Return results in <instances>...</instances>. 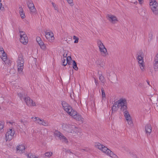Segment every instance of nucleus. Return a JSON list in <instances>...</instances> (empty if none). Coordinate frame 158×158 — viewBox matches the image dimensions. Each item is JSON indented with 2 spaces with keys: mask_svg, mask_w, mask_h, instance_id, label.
Returning <instances> with one entry per match:
<instances>
[{
  "mask_svg": "<svg viewBox=\"0 0 158 158\" xmlns=\"http://www.w3.org/2000/svg\"><path fill=\"white\" fill-rule=\"evenodd\" d=\"M5 122L3 121H0V130L2 129L4 126Z\"/></svg>",
  "mask_w": 158,
  "mask_h": 158,
  "instance_id": "nucleus-35",
  "label": "nucleus"
},
{
  "mask_svg": "<svg viewBox=\"0 0 158 158\" xmlns=\"http://www.w3.org/2000/svg\"><path fill=\"white\" fill-rule=\"evenodd\" d=\"M19 32L20 33V37L22 36H27L24 32L19 31Z\"/></svg>",
  "mask_w": 158,
  "mask_h": 158,
  "instance_id": "nucleus-41",
  "label": "nucleus"
},
{
  "mask_svg": "<svg viewBox=\"0 0 158 158\" xmlns=\"http://www.w3.org/2000/svg\"><path fill=\"white\" fill-rule=\"evenodd\" d=\"M25 149L24 146L22 144L17 146L16 147L17 150L22 153L24 152Z\"/></svg>",
  "mask_w": 158,
  "mask_h": 158,
  "instance_id": "nucleus-18",
  "label": "nucleus"
},
{
  "mask_svg": "<svg viewBox=\"0 0 158 158\" xmlns=\"http://www.w3.org/2000/svg\"><path fill=\"white\" fill-rule=\"evenodd\" d=\"M5 55H6V54L5 53L3 48H1V50L0 51V55L2 56Z\"/></svg>",
  "mask_w": 158,
  "mask_h": 158,
  "instance_id": "nucleus-38",
  "label": "nucleus"
},
{
  "mask_svg": "<svg viewBox=\"0 0 158 158\" xmlns=\"http://www.w3.org/2000/svg\"><path fill=\"white\" fill-rule=\"evenodd\" d=\"M99 50L101 52L102 55L103 56H105L106 55L107 51L106 48L101 49H99Z\"/></svg>",
  "mask_w": 158,
  "mask_h": 158,
  "instance_id": "nucleus-27",
  "label": "nucleus"
},
{
  "mask_svg": "<svg viewBox=\"0 0 158 158\" xmlns=\"http://www.w3.org/2000/svg\"><path fill=\"white\" fill-rule=\"evenodd\" d=\"M68 3L71 6H73L74 4L73 3V0H66Z\"/></svg>",
  "mask_w": 158,
  "mask_h": 158,
  "instance_id": "nucleus-45",
  "label": "nucleus"
},
{
  "mask_svg": "<svg viewBox=\"0 0 158 158\" xmlns=\"http://www.w3.org/2000/svg\"><path fill=\"white\" fill-rule=\"evenodd\" d=\"M94 146L96 148L99 149L104 153L106 152V151L107 149V147L99 143H95Z\"/></svg>",
  "mask_w": 158,
  "mask_h": 158,
  "instance_id": "nucleus-10",
  "label": "nucleus"
},
{
  "mask_svg": "<svg viewBox=\"0 0 158 158\" xmlns=\"http://www.w3.org/2000/svg\"><path fill=\"white\" fill-rule=\"evenodd\" d=\"M15 131L12 129H9L7 130L6 134V141L10 140L13 138L15 134Z\"/></svg>",
  "mask_w": 158,
  "mask_h": 158,
  "instance_id": "nucleus-5",
  "label": "nucleus"
},
{
  "mask_svg": "<svg viewBox=\"0 0 158 158\" xmlns=\"http://www.w3.org/2000/svg\"><path fill=\"white\" fill-rule=\"evenodd\" d=\"M73 68L76 70H77L78 69V68L77 67V63L75 60L73 61Z\"/></svg>",
  "mask_w": 158,
  "mask_h": 158,
  "instance_id": "nucleus-34",
  "label": "nucleus"
},
{
  "mask_svg": "<svg viewBox=\"0 0 158 158\" xmlns=\"http://www.w3.org/2000/svg\"><path fill=\"white\" fill-rule=\"evenodd\" d=\"M140 4H142L144 2V0H138Z\"/></svg>",
  "mask_w": 158,
  "mask_h": 158,
  "instance_id": "nucleus-50",
  "label": "nucleus"
},
{
  "mask_svg": "<svg viewBox=\"0 0 158 158\" xmlns=\"http://www.w3.org/2000/svg\"><path fill=\"white\" fill-rule=\"evenodd\" d=\"M23 100L26 102L27 105L29 106H36L35 102H33V101L28 97H24Z\"/></svg>",
  "mask_w": 158,
  "mask_h": 158,
  "instance_id": "nucleus-9",
  "label": "nucleus"
},
{
  "mask_svg": "<svg viewBox=\"0 0 158 158\" xmlns=\"http://www.w3.org/2000/svg\"><path fill=\"white\" fill-rule=\"evenodd\" d=\"M54 135L58 137L60 139L62 140L63 142L67 143L68 141L67 138L63 135L58 130L55 131L54 132Z\"/></svg>",
  "mask_w": 158,
  "mask_h": 158,
  "instance_id": "nucleus-6",
  "label": "nucleus"
},
{
  "mask_svg": "<svg viewBox=\"0 0 158 158\" xmlns=\"http://www.w3.org/2000/svg\"><path fill=\"white\" fill-rule=\"evenodd\" d=\"M73 39L74 40H75L74 41V43H77L78 42L79 39L77 37L75 36H73Z\"/></svg>",
  "mask_w": 158,
  "mask_h": 158,
  "instance_id": "nucleus-44",
  "label": "nucleus"
},
{
  "mask_svg": "<svg viewBox=\"0 0 158 158\" xmlns=\"http://www.w3.org/2000/svg\"><path fill=\"white\" fill-rule=\"evenodd\" d=\"M97 44L99 49H101L102 48H106L101 40H98Z\"/></svg>",
  "mask_w": 158,
  "mask_h": 158,
  "instance_id": "nucleus-24",
  "label": "nucleus"
},
{
  "mask_svg": "<svg viewBox=\"0 0 158 158\" xmlns=\"http://www.w3.org/2000/svg\"><path fill=\"white\" fill-rule=\"evenodd\" d=\"M65 60V59H62V60L63 61V65L64 66L66 65L67 64H68V61Z\"/></svg>",
  "mask_w": 158,
  "mask_h": 158,
  "instance_id": "nucleus-43",
  "label": "nucleus"
},
{
  "mask_svg": "<svg viewBox=\"0 0 158 158\" xmlns=\"http://www.w3.org/2000/svg\"><path fill=\"white\" fill-rule=\"evenodd\" d=\"M153 66L155 71H157L158 70V62L154 61Z\"/></svg>",
  "mask_w": 158,
  "mask_h": 158,
  "instance_id": "nucleus-30",
  "label": "nucleus"
},
{
  "mask_svg": "<svg viewBox=\"0 0 158 158\" xmlns=\"http://www.w3.org/2000/svg\"><path fill=\"white\" fill-rule=\"evenodd\" d=\"M27 6L30 10V13L32 15L35 14L36 10L32 1L27 0Z\"/></svg>",
  "mask_w": 158,
  "mask_h": 158,
  "instance_id": "nucleus-4",
  "label": "nucleus"
},
{
  "mask_svg": "<svg viewBox=\"0 0 158 158\" xmlns=\"http://www.w3.org/2000/svg\"><path fill=\"white\" fill-rule=\"evenodd\" d=\"M97 44L99 49H101L102 48H106L101 40H98Z\"/></svg>",
  "mask_w": 158,
  "mask_h": 158,
  "instance_id": "nucleus-25",
  "label": "nucleus"
},
{
  "mask_svg": "<svg viewBox=\"0 0 158 158\" xmlns=\"http://www.w3.org/2000/svg\"><path fill=\"white\" fill-rule=\"evenodd\" d=\"M67 54H66L64 58L66 59L65 60H66L68 61V64H70L71 60L72 61L73 60H72V58L70 56H68L67 57Z\"/></svg>",
  "mask_w": 158,
  "mask_h": 158,
  "instance_id": "nucleus-31",
  "label": "nucleus"
},
{
  "mask_svg": "<svg viewBox=\"0 0 158 158\" xmlns=\"http://www.w3.org/2000/svg\"><path fill=\"white\" fill-rule=\"evenodd\" d=\"M107 155H109L110 156L113 158H118L117 156L113 152L111 151L109 149L107 148V149L105 152Z\"/></svg>",
  "mask_w": 158,
  "mask_h": 158,
  "instance_id": "nucleus-17",
  "label": "nucleus"
},
{
  "mask_svg": "<svg viewBox=\"0 0 158 158\" xmlns=\"http://www.w3.org/2000/svg\"><path fill=\"white\" fill-rule=\"evenodd\" d=\"M154 61H157V62H158V53L156 54V56H155Z\"/></svg>",
  "mask_w": 158,
  "mask_h": 158,
  "instance_id": "nucleus-48",
  "label": "nucleus"
},
{
  "mask_svg": "<svg viewBox=\"0 0 158 158\" xmlns=\"http://www.w3.org/2000/svg\"><path fill=\"white\" fill-rule=\"evenodd\" d=\"M75 128H73V129L72 130L71 133H73V134H77L80 132V131H81L80 129L76 127L75 126Z\"/></svg>",
  "mask_w": 158,
  "mask_h": 158,
  "instance_id": "nucleus-22",
  "label": "nucleus"
},
{
  "mask_svg": "<svg viewBox=\"0 0 158 158\" xmlns=\"http://www.w3.org/2000/svg\"><path fill=\"white\" fill-rule=\"evenodd\" d=\"M18 70L19 73L23 74V71L24 68V59L23 58V56L22 55H19V56L18 59L17 61Z\"/></svg>",
  "mask_w": 158,
  "mask_h": 158,
  "instance_id": "nucleus-1",
  "label": "nucleus"
},
{
  "mask_svg": "<svg viewBox=\"0 0 158 158\" xmlns=\"http://www.w3.org/2000/svg\"><path fill=\"white\" fill-rule=\"evenodd\" d=\"M1 0H0V2H1Z\"/></svg>",
  "mask_w": 158,
  "mask_h": 158,
  "instance_id": "nucleus-57",
  "label": "nucleus"
},
{
  "mask_svg": "<svg viewBox=\"0 0 158 158\" xmlns=\"http://www.w3.org/2000/svg\"><path fill=\"white\" fill-rule=\"evenodd\" d=\"M2 59L4 61H5L7 60V57L6 56V55H3V56H2Z\"/></svg>",
  "mask_w": 158,
  "mask_h": 158,
  "instance_id": "nucleus-46",
  "label": "nucleus"
},
{
  "mask_svg": "<svg viewBox=\"0 0 158 158\" xmlns=\"http://www.w3.org/2000/svg\"><path fill=\"white\" fill-rule=\"evenodd\" d=\"M153 39V33L152 32H150L149 33L148 36V41L149 42H151Z\"/></svg>",
  "mask_w": 158,
  "mask_h": 158,
  "instance_id": "nucleus-29",
  "label": "nucleus"
},
{
  "mask_svg": "<svg viewBox=\"0 0 158 158\" xmlns=\"http://www.w3.org/2000/svg\"><path fill=\"white\" fill-rule=\"evenodd\" d=\"M28 158H37L32 153H28L27 155Z\"/></svg>",
  "mask_w": 158,
  "mask_h": 158,
  "instance_id": "nucleus-39",
  "label": "nucleus"
},
{
  "mask_svg": "<svg viewBox=\"0 0 158 158\" xmlns=\"http://www.w3.org/2000/svg\"><path fill=\"white\" fill-rule=\"evenodd\" d=\"M62 105L64 110L70 115L73 113V111L74 110L73 109L71 106L65 101L62 102Z\"/></svg>",
  "mask_w": 158,
  "mask_h": 158,
  "instance_id": "nucleus-3",
  "label": "nucleus"
},
{
  "mask_svg": "<svg viewBox=\"0 0 158 158\" xmlns=\"http://www.w3.org/2000/svg\"><path fill=\"white\" fill-rule=\"evenodd\" d=\"M139 66L141 69L142 71H143L144 68V63L143 62V59L139 60L138 61Z\"/></svg>",
  "mask_w": 158,
  "mask_h": 158,
  "instance_id": "nucleus-19",
  "label": "nucleus"
},
{
  "mask_svg": "<svg viewBox=\"0 0 158 158\" xmlns=\"http://www.w3.org/2000/svg\"><path fill=\"white\" fill-rule=\"evenodd\" d=\"M18 96L19 97L21 100H22L23 98V99L24 97H26L25 96L24 93L23 92L21 93H18Z\"/></svg>",
  "mask_w": 158,
  "mask_h": 158,
  "instance_id": "nucleus-32",
  "label": "nucleus"
},
{
  "mask_svg": "<svg viewBox=\"0 0 158 158\" xmlns=\"http://www.w3.org/2000/svg\"><path fill=\"white\" fill-rule=\"evenodd\" d=\"M94 79V81L95 83V85H97L98 84V80H97L95 78Z\"/></svg>",
  "mask_w": 158,
  "mask_h": 158,
  "instance_id": "nucleus-51",
  "label": "nucleus"
},
{
  "mask_svg": "<svg viewBox=\"0 0 158 158\" xmlns=\"http://www.w3.org/2000/svg\"><path fill=\"white\" fill-rule=\"evenodd\" d=\"M84 151H85V149H83Z\"/></svg>",
  "mask_w": 158,
  "mask_h": 158,
  "instance_id": "nucleus-56",
  "label": "nucleus"
},
{
  "mask_svg": "<svg viewBox=\"0 0 158 158\" xmlns=\"http://www.w3.org/2000/svg\"><path fill=\"white\" fill-rule=\"evenodd\" d=\"M20 10L19 11V13L22 19H23L25 17L24 13H23V10L22 7H20Z\"/></svg>",
  "mask_w": 158,
  "mask_h": 158,
  "instance_id": "nucleus-33",
  "label": "nucleus"
},
{
  "mask_svg": "<svg viewBox=\"0 0 158 158\" xmlns=\"http://www.w3.org/2000/svg\"><path fill=\"white\" fill-rule=\"evenodd\" d=\"M52 5L53 6V7L54 9L55 10H57V11H58V6L56 5V4H55L54 3L52 2Z\"/></svg>",
  "mask_w": 158,
  "mask_h": 158,
  "instance_id": "nucleus-42",
  "label": "nucleus"
},
{
  "mask_svg": "<svg viewBox=\"0 0 158 158\" xmlns=\"http://www.w3.org/2000/svg\"><path fill=\"white\" fill-rule=\"evenodd\" d=\"M124 115L127 121L128 124L131 125L133 123L131 120V117L129 112L127 110L125 111L124 112Z\"/></svg>",
  "mask_w": 158,
  "mask_h": 158,
  "instance_id": "nucleus-11",
  "label": "nucleus"
},
{
  "mask_svg": "<svg viewBox=\"0 0 158 158\" xmlns=\"http://www.w3.org/2000/svg\"><path fill=\"white\" fill-rule=\"evenodd\" d=\"M101 92H102V99H103L104 98H105L106 95H105V92L104 91V90L103 88H102L101 89Z\"/></svg>",
  "mask_w": 158,
  "mask_h": 158,
  "instance_id": "nucleus-37",
  "label": "nucleus"
},
{
  "mask_svg": "<svg viewBox=\"0 0 158 158\" xmlns=\"http://www.w3.org/2000/svg\"><path fill=\"white\" fill-rule=\"evenodd\" d=\"M147 82L148 83V84L150 86V82L148 81H147Z\"/></svg>",
  "mask_w": 158,
  "mask_h": 158,
  "instance_id": "nucleus-54",
  "label": "nucleus"
},
{
  "mask_svg": "<svg viewBox=\"0 0 158 158\" xmlns=\"http://www.w3.org/2000/svg\"><path fill=\"white\" fill-rule=\"evenodd\" d=\"M31 119H35L34 121H36V123L40 125H41L42 121H43V119H41L38 117H35L34 118V117H32Z\"/></svg>",
  "mask_w": 158,
  "mask_h": 158,
  "instance_id": "nucleus-23",
  "label": "nucleus"
},
{
  "mask_svg": "<svg viewBox=\"0 0 158 158\" xmlns=\"http://www.w3.org/2000/svg\"><path fill=\"white\" fill-rule=\"evenodd\" d=\"M137 3V1H136L135 2H134V3Z\"/></svg>",
  "mask_w": 158,
  "mask_h": 158,
  "instance_id": "nucleus-55",
  "label": "nucleus"
},
{
  "mask_svg": "<svg viewBox=\"0 0 158 158\" xmlns=\"http://www.w3.org/2000/svg\"><path fill=\"white\" fill-rule=\"evenodd\" d=\"M123 103H121L120 105V106H121L120 109L121 111H123L124 112L125 111L127 110V102L126 99H123Z\"/></svg>",
  "mask_w": 158,
  "mask_h": 158,
  "instance_id": "nucleus-15",
  "label": "nucleus"
},
{
  "mask_svg": "<svg viewBox=\"0 0 158 158\" xmlns=\"http://www.w3.org/2000/svg\"><path fill=\"white\" fill-rule=\"evenodd\" d=\"M107 18L108 20L112 23H115L116 21H118L116 17L112 15H108L107 16Z\"/></svg>",
  "mask_w": 158,
  "mask_h": 158,
  "instance_id": "nucleus-12",
  "label": "nucleus"
},
{
  "mask_svg": "<svg viewBox=\"0 0 158 158\" xmlns=\"http://www.w3.org/2000/svg\"><path fill=\"white\" fill-rule=\"evenodd\" d=\"M62 128L69 133H71L73 128H75V125L71 124L63 123L62 126Z\"/></svg>",
  "mask_w": 158,
  "mask_h": 158,
  "instance_id": "nucleus-8",
  "label": "nucleus"
},
{
  "mask_svg": "<svg viewBox=\"0 0 158 158\" xmlns=\"http://www.w3.org/2000/svg\"><path fill=\"white\" fill-rule=\"evenodd\" d=\"M37 42L39 44L41 48L44 50L46 49V47L45 45L41 39L40 37H37L36 38Z\"/></svg>",
  "mask_w": 158,
  "mask_h": 158,
  "instance_id": "nucleus-13",
  "label": "nucleus"
},
{
  "mask_svg": "<svg viewBox=\"0 0 158 158\" xmlns=\"http://www.w3.org/2000/svg\"><path fill=\"white\" fill-rule=\"evenodd\" d=\"M98 73L99 75V80L102 82V83H104L105 81V79L104 77L102 76L101 74L99 73V72H98Z\"/></svg>",
  "mask_w": 158,
  "mask_h": 158,
  "instance_id": "nucleus-28",
  "label": "nucleus"
},
{
  "mask_svg": "<svg viewBox=\"0 0 158 158\" xmlns=\"http://www.w3.org/2000/svg\"><path fill=\"white\" fill-rule=\"evenodd\" d=\"M19 122H20L21 123H22V124H23V125H24V126H25V123L26 122H27V121H23V120H19Z\"/></svg>",
  "mask_w": 158,
  "mask_h": 158,
  "instance_id": "nucleus-49",
  "label": "nucleus"
},
{
  "mask_svg": "<svg viewBox=\"0 0 158 158\" xmlns=\"http://www.w3.org/2000/svg\"><path fill=\"white\" fill-rule=\"evenodd\" d=\"M142 85H143V84H142L140 83L139 85V86L140 87H142Z\"/></svg>",
  "mask_w": 158,
  "mask_h": 158,
  "instance_id": "nucleus-52",
  "label": "nucleus"
},
{
  "mask_svg": "<svg viewBox=\"0 0 158 158\" xmlns=\"http://www.w3.org/2000/svg\"><path fill=\"white\" fill-rule=\"evenodd\" d=\"M45 37L49 41H52L54 39L53 33L52 32H47L45 33Z\"/></svg>",
  "mask_w": 158,
  "mask_h": 158,
  "instance_id": "nucleus-14",
  "label": "nucleus"
},
{
  "mask_svg": "<svg viewBox=\"0 0 158 158\" xmlns=\"http://www.w3.org/2000/svg\"><path fill=\"white\" fill-rule=\"evenodd\" d=\"M143 52L141 51L139 52V54H138L137 60L138 61L139 60L143 59Z\"/></svg>",
  "mask_w": 158,
  "mask_h": 158,
  "instance_id": "nucleus-26",
  "label": "nucleus"
},
{
  "mask_svg": "<svg viewBox=\"0 0 158 158\" xmlns=\"http://www.w3.org/2000/svg\"><path fill=\"white\" fill-rule=\"evenodd\" d=\"M70 116H72L73 118L77 121L81 122V123H83V122L84 118H83L75 110L73 111Z\"/></svg>",
  "mask_w": 158,
  "mask_h": 158,
  "instance_id": "nucleus-7",
  "label": "nucleus"
},
{
  "mask_svg": "<svg viewBox=\"0 0 158 158\" xmlns=\"http://www.w3.org/2000/svg\"><path fill=\"white\" fill-rule=\"evenodd\" d=\"M150 5L153 14L158 15V3L156 0H150Z\"/></svg>",
  "mask_w": 158,
  "mask_h": 158,
  "instance_id": "nucleus-2",
  "label": "nucleus"
},
{
  "mask_svg": "<svg viewBox=\"0 0 158 158\" xmlns=\"http://www.w3.org/2000/svg\"><path fill=\"white\" fill-rule=\"evenodd\" d=\"M145 131L147 136L149 135L152 132V127L150 124H148L145 126Z\"/></svg>",
  "mask_w": 158,
  "mask_h": 158,
  "instance_id": "nucleus-16",
  "label": "nucleus"
},
{
  "mask_svg": "<svg viewBox=\"0 0 158 158\" xmlns=\"http://www.w3.org/2000/svg\"><path fill=\"white\" fill-rule=\"evenodd\" d=\"M41 125L44 126H48V123L46 121L43 119Z\"/></svg>",
  "mask_w": 158,
  "mask_h": 158,
  "instance_id": "nucleus-36",
  "label": "nucleus"
},
{
  "mask_svg": "<svg viewBox=\"0 0 158 158\" xmlns=\"http://www.w3.org/2000/svg\"><path fill=\"white\" fill-rule=\"evenodd\" d=\"M20 41L21 43L24 44H26L28 42L27 36L21 37Z\"/></svg>",
  "mask_w": 158,
  "mask_h": 158,
  "instance_id": "nucleus-20",
  "label": "nucleus"
},
{
  "mask_svg": "<svg viewBox=\"0 0 158 158\" xmlns=\"http://www.w3.org/2000/svg\"><path fill=\"white\" fill-rule=\"evenodd\" d=\"M45 156L48 157H50L52 155V153L51 152H46L45 154Z\"/></svg>",
  "mask_w": 158,
  "mask_h": 158,
  "instance_id": "nucleus-40",
  "label": "nucleus"
},
{
  "mask_svg": "<svg viewBox=\"0 0 158 158\" xmlns=\"http://www.w3.org/2000/svg\"><path fill=\"white\" fill-rule=\"evenodd\" d=\"M123 99L122 98L120 99L119 100L115 102L113 106H116V107L118 108H119L120 106V104L122 103H123Z\"/></svg>",
  "mask_w": 158,
  "mask_h": 158,
  "instance_id": "nucleus-21",
  "label": "nucleus"
},
{
  "mask_svg": "<svg viewBox=\"0 0 158 158\" xmlns=\"http://www.w3.org/2000/svg\"><path fill=\"white\" fill-rule=\"evenodd\" d=\"M117 107H116L115 106H113L111 110H112V112L113 113V112H115L116 110V108Z\"/></svg>",
  "mask_w": 158,
  "mask_h": 158,
  "instance_id": "nucleus-47",
  "label": "nucleus"
},
{
  "mask_svg": "<svg viewBox=\"0 0 158 158\" xmlns=\"http://www.w3.org/2000/svg\"><path fill=\"white\" fill-rule=\"evenodd\" d=\"M66 54H65L64 53V54H63V59H65L64 58L65 57V55H66Z\"/></svg>",
  "mask_w": 158,
  "mask_h": 158,
  "instance_id": "nucleus-53",
  "label": "nucleus"
}]
</instances>
